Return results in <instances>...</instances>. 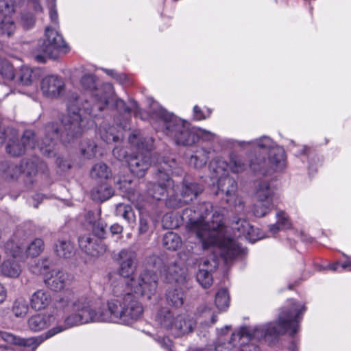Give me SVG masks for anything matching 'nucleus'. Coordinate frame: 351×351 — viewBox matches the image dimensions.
<instances>
[{
  "mask_svg": "<svg viewBox=\"0 0 351 351\" xmlns=\"http://www.w3.org/2000/svg\"><path fill=\"white\" fill-rule=\"evenodd\" d=\"M115 215L123 217L129 224L134 225L136 221V216L131 206L125 204L117 205Z\"/></svg>",
  "mask_w": 351,
  "mask_h": 351,
  "instance_id": "34",
  "label": "nucleus"
},
{
  "mask_svg": "<svg viewBox=\"0 0 351 351\" xmlns=\"http://www.w3.org/2000/svg\"><path fill=\"white\" fill-rule=\"evenodd\" d=\"M165 279L170 283L176 282L182 285L186 281V271L175 261H171L164 268Z\"/></svg>",
  "mask_w": 351,
  "mask_h": 351,
  "instance_id": "21",
  "label": "nucleus"
},
{
  "mask_svg": "<svg viewBox=\"0 0 351 351\" xmlns=\"http://www.w3.org/2000/svg\"><path fill=\"white\" fill-rule=\"evenodd\" d=\"M114 131L115 128L113 126L109 127L108 129L102 126L99 128V134L101 138L108 143L117 142L119 140V136L115 134Z\"/></svg>",
  "mask_w": 351,
  "mask_h": 351,
  "instance_id": "45",
  "label": "nucleus"
},
{
  "mask_svg": "<svg viewBox=\"0 0 351 351\" xmlns=\"http://www.w3.org/2000/svg\"><path fill=\"white\" fill-rule=\"evenodd\" d=\"M22 173V166L3 161L0 164V174L5 179L17 178Z\"/></svg>",
  "mask_w": 351,
  "mask_h": 351,
  "instance_id": "28",
  "label": "nucleus"
},
{
  "mask_svg": "<svg viewBox=\"0 0 351 351\" xmlns=\"http://www.w3.org/2000/svg\"><path fill=\"white\" fill-rule=\"evenodd\" d=\"M110 232L113 234H121L123 232V227L119 224H114L110 227Z\"/></svg>",
  "mask_w": 351,
  "mask_h": 351,
  "instance_id": "64",
  "label": "nucleus"
},
{
  "mask_svg": "<svg viewBox=\"0 0 351 351\" xmlns=\"http://www.w3.org/2000/svg\"><path fill=\"white\" fill-rule=\"evenodd\" d=\"M96 148L95 143L90 140H84L80 145L81 153L87 158H90L95 156Z\"/></svg>",
  "mask_w": 351,
  "mask_h": 351,
  "instance_id": "47",
  "label": "nucleus"
},
{
  "mask_svg": "<svg viewBox=\"0 0 351 351\" xmlns=\"http://www.w3.org/2000/svg\"><path fill=\"white\" fill-rule=\"evenodd\" d=\"M120 259V275L129 278L136 269V254L128 250H122L119 254Z\"/></svg>",
  "mask_w": 351,
  "mask_h": 351,
  "instance_id": "20",
  "label": "nucleus"
},
{
  "mask_svg": "<svg viewBox=\"0 0 351 351\" xmlns=\"http://www.w3.org/2000/svg\"><path fill=\"white\" fill-rule=\"evenodd\" d=\"M157 285L156 274L148 271L143 272L137 278L119 282L112 289L114 298L108 301L107 309L95 308L93 298L86 293L67 291L59 303L62 307H71L73 313L66 317L64 325L53 328L45 336L23 339L0 331V337L5 342L30 347L34 350L45 339L73 326L104 322L128 325L138 320L143 313V306L136 298L151 299L156 291Z\"/></svg>",
  "mask_w": 351,
  "mask_h": 351,
  "instance_id": "1",
  "label": "nucleus"
},
{
  "mask_svg": "<svg viewBox=\"0 0 351 351\" xmlns=\"http://www.w3.org/2000/svg\"><path fill=\"white\" fill-rule=\"evenodd\" d=\"M161 347L169 350L171 346V341L168 337H160L157 339Z\"/></svg>",
  "mask_w": 351,
  "mask_h": 351,
  "instance_id": "58",
  "label": "nucleus"
},
{
  "mask_svg": "<svg viewBox=\"0 0 351 351\" xmlns=\"http://www.w3.org/2000/svg\"><path fill=\"white\" fill-rule=\"evenodd\" d=\"M16 29L14 22L10 18L5 16L0 21V36L10 37Z\"/></svg>",
  "mask_w": 351,
  "mask_h": 351,
  "instance_id": "41",
  "label": "nucleus"
},
{
  "mask_svg": "<svg viewBox=\"0 0 351 351\" xmlns=\"http://www.w3.org/2000/svg\"><path fill=\"white\" fill-rule=\"evenodd\" d=\"M74 280L71 274L57 268L51 269L49 274H47L44 283L53 291H60L70 286Z\"/></svg>",
  "mask_w": 351,
  "mask_h": 351,
  "instance_id": "14",
  "label": "nucleus"
},
{
  "mask_svg": "<svg viewBox=\"0 0 351 351\" xmlns=\"http://www.w3.org/2000/svg\"><path fill=\"white\" fill-rule=\"evenodd\" d=\"M158 173L156 174L157 183H150L148 186V193L153 198L160 200L165 194L169 195L175 192L173 181L169 178V173L176 165L174 159L162 158L157 161Z\"/></svg>",
  "mask_w": 351,
  "mask_h": 351,
  "instance_id": "6",
  "label": "nucleus"
},
{
  "mask_svg": "<svg viewBox=\"0 0 351 351\" xmlns=\"http://www.w3.org/2000/svg\"><path fill=\"white\" fill-rule=\"evenodd\" d=\"M196 134L197 136V141L202 139L204 141H213L217 138V135L208 130L202 128L196 129Z\"/></svg>",
  "mask_w": 351,
  "mask_h": 351,
  "instance_id": "50",
  "label": "nucleus"
},
{
  "mask_svg": "<svg viewBox=\"0 0 351 351\" xmlns=\"http://www.w3.org/2000/svg\"><path fill=\"white\" fill-rule=\"evenodd\" d=\"M64 83L62 79L57 75L46 76L41 82V90L46 97L55 98L63 91Z\"/></svg>",
  "mask_w": 351,
  "mask_h": 351,
  "instance_id": "19",
  "label": "nucleus"
},
{
  "mask_svg": "<svg viewBox=\"0 0 351 351\" xmlns=\"http://www.w3.org/2000/svg\"><path fill=\"white\" fill-rule=\"evenodd\" d=\"M210 153L204 148L197 149L195 154L190 157L189 160V165L196 169L202 168L206 164Z\"/></svg>",
  "mask_w": 351,
  "mask_h": 351,
  "instance_id": "33",
  "label": "nucleus"
},
{
  "mask_svg": "<svg viewBox=\"0 0 351 351\" xmlns=\"http://www.w3.org/2000/svg\"><path fill=\"white\" fill-rule=\"evenodd\" d=\"M35 22V18L32 13L25 12L21 14L20 23L24 29H29L33 27Z\"/></svg>",
  "mask_w": 351,
  "mask_h": 351,
  "instance_id": "49",
  "label": "nucleus"
},
{
  "mask_svg": "<svg viewBox=\"0 0 351 351\" xmlns=\"http://www.w3.org/2000/svg\"><path fill=\"white\" fill-rule=\"evenodd\" d=\"M29 306L25 299L19 298L16 299L12 306V312L16 317H24L28 313Z\"/></svg>",
  "mask_w": 351,
  "mask_h": 351,
  "instance_id": "40",
  "label": "nucleus"
},
{
  "mask_svg": "<svg viewBox=\"0 0 351 351\" xmlns=\"http://www.w3.org/2000/svg\"><path fill=\"white\" fill-rule=\"evenodd\" d=\"M228 167L229 169H230L232 172L239 173L245 170L247 168V164L241 156H232Z\"/></svg>",
  "mask_w": 351,
  "mask_h": 351,
  "instance_id": "46",
  "label": "nucleus"
},
{
  "mask_svg": "<svg viewBox=\"0 0 351 351\" xmlns=\"http://www.w3.org/2000/svg\"><path fill=\"white\" fill-rule=\"evenodd\" d=\"M112 176L109 167L103 162L96 163L90 170V176L93 179L102 182L109 179Z\"/></svg>",
  "mask_w": 351,
  "mask_h": 351,
  "instance_id": "30",
  "label": "nucleus"
},
{
  "mask_svg": "<svg viewBox=\"0 0 351 351\" xmlns=\"http://www.w3.org/2000/svg\"><path fill=\"white\" fill-rule=\"evenodd\" d=\"M20 165L22 166V173H25L27 176H31L32 173H35L36 169V164L35 161L23 159L21 160Z\"/></svg>",
  "mask_w": 351,
  "mask_h": 351,
  "instance_id": "51",
  "label": "nucleus"
},
{
  "mask_svg": "<svg viewBox=\"0 0 351 351\" xmlns=\"http://www.w3.org/2000/svg\"><path fill=\"white\" fill-rule=\"evenodd\" d=\"M21 0H0V12L5 16L11 15Z\"/></svg>",
  "mask_w": 351,
  "mask_h": 351,
  "instance_id": "44",
  "label": "nucleus"
},
{
  "mask_svg": "<svg viewBox=\"0 0 351 351\" xmlns=\"http://www.w3.org/2000/svg\"><path fill=\"white\" fill-rule=\"evenodd\" d=\"M156 322L177 337L192 332L195 326V321L189 315H175L167 308H162L158 311Z\"/></svg>",
  "mask_w": 351,
  "mask_h": 351,
  "instance_id": "7",
  "label": "nucleus"
},
{
  "mask_svg": "<svg viewBox=\"0 0 351 351\" xmlns=\"http://www.w3.org/2000/svg\"><path fill=\"white\" fill-rule=\"evenodd\" d=\"M256 203L252 212L255 217H263L269 213L274 207V191L267 181H261L256 189Z\"/></svg>",
  "mask_w": 351,
  "mask_h": 351,
  "instance_id": "11",
  "label": "nucleus"
},
{
  "mask_svg": "<svg viewBox=\"0 0 351 351\" xmlns=\"http://www.w3.org/2000/svg\"><path fill=\"white\" fill-rule=\"evenodd\" d=\"M55 318L51 315L36 314L30 317L27 320L29 328L34 332H39L49 326Z\"/></svg>",
  "mask_w": 351,
  "mask_h": 351,
  "instance_id": "24",
  "label": "nucleus"
},
{
  "mask_svg": "<svg viewBox=\"0 0 351 351\" xmlns=\"http://www.w3.org/2000/svg\"><path fill=\"white\" fill-rule=\"evenodd\" d=\"M51 301V295L48 291L38 289L31 295L29 304L32 309L41 311L49 306Z\"/></svg>",
  "mask_w": 351,
  "mask_h": 351,
  "instance_id": "22",
  "label": "nucleus"
},
{
  "mask_svg": "<svg viewBox=\"0 0 351 351\" xmlns=\"http://www.w3.org/2000/svg\"><path fill=\"white\" fill-rule=\"evenodd\" d=\"M78 241L81 250L92 256L102 255L107 250L106 245L100 239L90 234L80 237Z\"/></svg>",
  "mask_w": 351,
  "mask_h": 351,
  "instance_id": "16",
  "label": "nucleus"
},
{
  "mask_svg": "<svg viewBox=\"0 0 351 351\" xmlns=\"http://www.w3.org/2000/svg\"><path fill=\"white\" fill-rule=\"evenodd\" d=\"M209 169L212 179L217 180L228 175V164L221 158H214L209 164Z\"/></svg>",
  "mask_w": 351,
  "mask_h": 351,
  "instance_id": "26",
  "label": "nucleus"
},
{
  "mask_svg": "<svg viewBox=\"0 0 351 351\" xmlns=\"http://www.w3.org/2000/svg\"><path fill=\"white\" fill-rule=\"evenodd\" d=\"M247 145L254 148H258L263 152V154H267L271 149H274L275 154L282 158L283 156V148L276 145L273 140L267 136H263L262 137L257 138L252 141H239L238 145L243 146V145Z\"/></svg>",
  "mask_w": 351,
  "mask_h": 351,
  "instance_id": "18",
  "label": "nucleus"
},
{
  "mask_svg": "<svg viewBox=\"0 0 351 351\" xmlns=\"http://www.w3.org/2000/svg\"><path fill=\"white\" fill-rule=\"evenodd\" d=\"M68 46L62 36L51 27H46L43 40L38 44L35 54L38 62H45L47 58H56L60 52L66 53Z\"/></svg>",
  "mask_w": 351,
  "mask_h": 351,
  "instance_id": "8",
  "label": "nucleus"
},
{
  "mask_svg": "<svg viewBox=\"0 0 351 351\" xmlns=\"http://www.w3.org/2000/svg\"><path fill=\"white\" fill-rule=\"evenodd\" d=\"M129 142L137 148L138 152L134 156H130L127 162L131 172L138 177H143L145 171L151 165V154L149 150L152 144L142 141V137L139 134H132L129 136Z\"/></svg>",
  "mask_w": 351,
  "mask_h": 351,
  "instance_id": "9",
  "label": "nucleus"
},
{
  "mask_svg": "<svg viewBox=\"0 0 351 351\" xmlns=\"http://www.w3.org/2000/svg\"><path fill=\"white\" fill-rule=\"evenodd\" d=\"M215 304L220 311L228 306L229 295L226 289H221L216 293Z\"/></svg>",
  "mask_w": 351,
  "mask_h": 351,
  "instance_id": "48",
  "label": "nucleus"
},
{
  "mask_svg": "<svg viewBox=\"0 0 351 351\" xmlns=\"http://www.w3.org/2000/svg\"><path fill=\"white\" fill-rule=\"evenodd\" d=\"M231 343L232 351H258V347L252 341H245L237 339L235 341L232 340V337L230 340L225 343Z\"/></svg>",
  "mask_w": 351,
  "mask_h": 351,
  "instance_id": "36",
  "label": "nucleus"
},
{
  "mask_svg": "<svg viewBox=\"0 0 351 351\" xmlns=\"http://www.w3.org/2000/svg\"><path fill=\"white\" fill-rule=\"evenodd\" d=\"M55 251L60 257L70 258L74 254V245L69 240H60L56 244Z\"/></svg>",
  "mask_w": 351,
  "mask_h": 351,
  "instance_id": "37",
  "label": "nucleus"
},
{
  "mask_svg": "<svg viewBox=\"0 0 351 351\" xmlns=\"http://www.w3.org/2000/svg\"><path fill=\"white\" fill-rule=\"evenodd\" d=\"M36 147L35 135L32 130L24 132L21 138L13 136L10 137L6 144V152L12 156H19L28 149Z\"/></svg>",
  "mask_w": 351,
  "mask_h": 351,
  "instance_id": "13",
  "label": "nucleus"
},
{
  "mask_svg": "<svg viewBox=\"0 0 351 351\" xmlns=\"http://www.w3.org/2000/svg\"><path fill=\"white\" fill-rule=\"evenodd\" d=\"M80 82L85 89L92 92L91 102L94 104L89 108L88 101H86L83 107L80 108L78 100L70 102L66 114L61 119L63 131L60 135L57 124L51 123L45 127L44 138L37 145L43 155L49 157L55 156V146L59 139L63 144H67L81 136L93 125L90 117H97L98 112L103 110L108 104L113 92L110 84H106L98 88L96 77L90 73L84 74Z\"/></svg>",
  "mask_w": 351,
  "mask_h": 351,
  "instance_id": "2",
  "label": "nucleus"
},
{
  "mask_svg": "<svg viewBox=\"0 0 351 351\" xmlns=\"http://www.w3.org/2000/svg\"><path fill=\"white\" fill-rule=\"evenodd\" d=\"M36 78V75L34 71L29 66H23L21 68L19 73L15 76L14 80L16 82L24 85L29 86Z\"/></svg>",
  "mask_w": 351,
  "mask_h": 351,
  "instance_id": "32",
  "label": "nucleus"
},
{
  "mask_svg": "<svg viewBox=\"0 0 351 351\" xmlns=\"http://www.w3.org/2000/svg\"><path fill=\"white\" fill-rule=\"evenodd\" d=\"M199 271L197 274V280L204 287L207 288L213 283V272L216 268V263L213 261V265L210 264L209 261H204L199 264Z\"/></svg>",
  "mask_w": 351,
  "mask_h": 351,
  "instance_id": "23",
  "label": "nucleus"
},
{
  "mask_svg": "<svg viewBox=\"0 0 351 351\" xmlns=\"http://www.w3.org/2000/svg\"><path fill=\"white\" fill-rule=\"evenodd\" d=\"M166 297L169 304L176 308L182 306L184 303V293L180 288L169 290Z\"/></svg>",
  "mask_w": 351,
  "mask_h": 351,
  "instance_id": "38",
  "label": "nucleus"
},
{
  "mask_svg": "<svg viewBox=\"0 0 351 351\" xmlns=\"http://www.w3.org/2000/svg\"><path fill=\"white\" fill-rule=\"evenodd\" d=\"M115 106L119 111L124 113L127 117L129 116L131 112H134V114L137 116L140 112L138 105L135 101L131 102L130 106H127L122 99H117Z\"/></svg>",
  "mask_w": 351,
  "mask_h": 351,
  "instance_id": "42",
  "label": "nucleus"
},
{
  "mask_svg": "<svg viewBox=\"0 0 351 351\" xmlns=\"http://www.w3.org/2000/svg\"><path fill=\"white\" fill-rule=\"evenodd\" d=\"M203 189L202 185L189 178H185L181 186H175V192L168 197L166 205L173 208L182 207L195 199L203 191Z\"/></svg>",
  "mask_w": 351,
  "mask_h": 351,
  "instance_id": "10",
  "label": "nucleus"
},
{
  "mask_svg": "<svg viewBox=\"0 0 351 351\" xmlns=\"http://www.w3.org/2000/svg\"><path fill=\"white\" fill-rule=\"evenodd\" d=\"M232 229L237 232L239 237H243L250 242L254 243L261 237L258 231L245 219L234 217L232 221Z\"/></svg>",
  "mask_w": 351,
  "mask_h": 351,
  "instance_id": "17",
  "label": "nucleus"
},
{
  "mask_svg": "<svg viewBox=\"0 0 351 351\" xmlns=\"http://www.w3.org/2000/svg\"><path fill=\"white\" fill-rule=\"evenodd\" d=\"M0 75L5 81H12L15 79L13 66L6 60H0Z\"/></svg>",
  "mask_w": 351,
  "mask_h": 351,
  "instance_id": "43",
  "label": "nucleus"
},
{
  "mask_svg": "<svg viewBox=\"0 0 351 351\" xmlns=\"http://www.w3.org/2000/svg\"><path fill=\"white\" fill-rule=\"evenodd\" d=\"M119 188L121 190H123L125 192H128V199L132 202V203H134L136 202L135 198V194L134 193H131L130 190V188L126 187L127 185H130V182H127L125 180L124 181H120L118 183Z\"/></svg>",
  "mask_w": 351,
  "mask_h": 351,
  "instance_id": "54",
  "label": "nucleus"
},
{
  "mask_svg": "<svg viewBox=\"0 0 351 351\" xmlns=\"http://www.w3.org/2000/svg\"><path fill=\"white\" fill-rule=\"evenodd\" d=\"M234 207L236 213L244 214V204L241 199H237Z\"/></svg>",
  "mask_w": 351,
  "mask_h": 351,
  "instance_id": "61",
  "label": "nucleus"
},
{
  "mask_svg": "<svg viewBox=\"0 0 351 351\" xmlns=\"http://www.w3.org/2000/svg\"><path fill=\"white\" fill-rule=\"evenodd\" d=\"M149 226L147 219L145 218L144 217H141L138 228L139 233L141 234L147 233L149 230Z\"/></svg>",
  "mask_w": 351,
  "mask_h": 351,
  "instance_id": "57",
  "label": "nucleus"
},
{
  "mask_svg": "<svg viewBox=\"0 0 351 351\" xmlns=\"http://www.w3.org/2000/svg\"><path fill=\"white\" fill-rule=\"evenodd\" d=\"M49 16L51 23L55 26H58V15L56 10L54 8H51L49 11Z\"/></svg>",
  "mask_w": 351,
  "mask_h": 351,
  "instance_id": "59",
  "label": "nucleus"
},
{
  "mask_svg": "<svg viewBox=\"0 0 351 351\" xmlns=\"http://www.w3.org/2000/svg\"><path fill=\"white\" fill-rule=\"evenodd\" d=\"M306 311L304 304L292 301L287 311H282L277 323H269L254 328L244 326L232 334V340L237 339L245 341H261L264 339L276 338L289 332L294 335L299 330V322Z\"/></svg>",
  "mask_w": 351,
  "mask_h": 351,
  "instance_id": "4",
  "label": "nucleus"
},
{
  "mask_svg": "<svg viewBox=\"0 0 351 351\" xmlns=\"http://www.w3.org/2000/svg\"><path fill=\"white\" fill-rule=\"evenodd\" d=\"M44 249V242L41 239H35L26 247L18 245L14 241L8 242L5 245L6 252L14 258H23V251L27 256L32 257L38 256Z\"/></svg>",
  "mask_w": 351,
  "mask_h": 351,
  "instance_id": "15",
  "label": "nucleus"
},
{
  "mask_svg": "<svg viewBox=\"0 0 351 351\" xmlns=\"http://www.w3.org/2000/svg\"><path fill=\"white\" fill-rule=\"evenodd\" d=\"M113 156L119 160L125 159L126 160L130 156L127 155V151L124 147H117L112 151Z\"/></svg>",
  "mask_w": 351,
  "mask_h": 351,
  "instance_id": "56",
  "label": "nucleus"
},
{
  "mask_svg": "<svg viewBox=\"0 0 351 351\" xmlns=\"http://www.w3.org/2000/svg\"><path fill=\"white\" fill-rule=\"evenodd\" d=\"M13 257L8 258L1 265V271L2 274L9 278H17L22 271L21 265L18 261ZM20 259L19 258H18Z\"/></svg>",
  "mask_w": 351,
  "mask_h": 351,
  "instance_id": "27",
  "label": "nucleus"
},
{
  "mask_svg": "<svg viewBox=\"0 0 351 351\" xmlns=\"http://www.w3.org/2000/svg\"><path fill=\"white\" fill-rule=\"evenodd\" d=\"M149 112L152 119H157L162 124V131L165 134L173 138L176 144L190 146L197 141L195 128H191L190 124L169 113L156 101H152Z\"/></svg>",
  "mask_w": 351,
  "mask_h": 351,
  "instance_id": "5",
  "label": "nucleus"
},
{
  "mask_svg": "<svg viewBox=\"0 0 351 351\" xmlns=\"http://www.w3.org/2000/svg\"><path fill=\"white\" fill-rule=\"evenodd\" d=\"M105 71L121 84H125L128 81V77L124 73H118L115 71L110 69H105Z\"/></svg>",
  "mask_w": 351,
  "mask_h": 351,
  "instance_id": "55",
  "label": "nucleus"
},
{
  "mask_svg": "<svg viewBox=\"0 0 351 351\" xmlns=\"http://www.w3.org/2000/svg\"><path fill=\"white\" fill-rule=\"evenodd\" d=\"M212 208L210 203L201 204L198 217L190 218L188 227L189 231L200 240L204 248L217 247L221 258L228 263L243 254L245 249L227 236L226 227L223 223V209Z\"/></svg>",
  "mask_w": 351,
  "mask_h": 351,
  "instance_id": "3",
  "label": "nucleus"
},
{
  "mask_svg": "<svg viewBox=\"0 0 351 351\" xmlns=\"http://www.w3.org/2000/svg\"><path fill=\"white\" fill-rule=\"evenodd\" d=\"M217 187L219 191L229 197L227 199V202H229L230 198L234 197L237 190V183L234 178L227 175L217 179Z\"/></svg>",
  "mask_w": 351,
  "mask_h": 351,
  "instance_id": "25",
  "label": "nucleus"
},
{
  "mask_svg": "<svg viewBox=\"0 0 351 351\" xmlns=\"http://www.w3.org/2000/svg\"><path fill=\"white\" fill-rule=\"evenodd\" d=\"M29 3L32 4V6L36 12H41L43 11V7L39 3V0H29Z\"/></svg>",
  "mask_w": 351,
  "mask_h": 351,
  "instance_id": "63",
  "label": "nucleus"
},
{
  "mask_svg": "<svg viewBox=\"0 0 351 351\" xmlns=\"http://www.w3.org/2000/svg\"><path fill=\"white\" fill-rule=\"evenodd\" d=\"M267 158L265 156H256L250 162V167L254 171H259L263 174L270 173L275 171L283 169L286 166V155L283 149V156L281 157L275 154L274 149L267 154Z\"/></svg>",
  "mask_w": 351,
  "mask_h": 351,
  "instance_id": "12",
  "label": "nucleus"
},
{
  "mask_svg": "<svg viewBox=\"0 0 351 351\" xmlns=\"http://www.w3.org/2000/svg\"><path fill=\"white\" fill-rule=\"evenodd\" d=\"M51 262L48 258H43L36 261L30 265V271L36 275H43V280L47 274H49Z\"/></svg>",
  "mask_w": 351,
  "mask_h": 351,
  "instance_id": "35",
  "label": "nucleus"
},
{
  "mask_svg": "<svg viewBox=\"0 0 351 351\" xmlns=\"http://www.w3.org/2000/svg\"><path fill=\"white\" fill-rule=\"evenodd\" d=\"M277 222L280 225L282 229H287L291 227V222L287 215L283 211H278L276 213Z\"/></svg>",
  "mask_w": 351,
  "mask_h": 351,
  "instance_id": "53",
  "label": "nucleus"
},
{
  "mask_svg": "<svg viewBox=\"0 0 351 351\" xmlns=\"http://www.w3.org/2000/svg\"><path fill=\"white\" fill-rule=\"evenodd\" d=\"M342 255L346 258V260L340 265V267H341L343 269L351 271V256H348L344 253H343Z\"/></svg>",
  "mask_w": 351,
  "mask_h": 351,
  "instance_id": "60",
  "label": "nucleus"
},
{
  "mask_svg": "<svg viewBox=\"0 0 351 351\" xmlns=\"http://www.w3.org/2000/svg\"><path fill=\"white\" fill-rule=\"evenodd\" d=\"M163 245L168 250H176L182 245L180 237L173 232H167L163 237Z\"/></svg>",
  "mask_w": 351,
  "mask_h": 351,
  "instance_id": "39",
  "label": "nucleus"
},
{
  "mask_svg": "<svg viewBox=\"0 0 351 351\" xmlns=\"http://www.w3.org/2000/svg\"><path fill=\"white\" fill-rule=\"evenodd\" d=\"M7 298V289L0 283V304H2Z\"/></svg>",
  "mask_w": 351,
  "mask_h": 351,
  "instance_id": "62",
  "label": "nucleus"
},
{
  "mask_svg": "<svg viewBox=\"0 0 351 351\" xmlns=\"http://www.w3.org/2000/svg\"><path fill=\"white\" fill-rule=\"evenodd\" d=\"M114 193L113 189L106 184L94 187L90 192V195L94 201L104 202L110 198Z\"/></svg>",
  "mask_w": 351,
  "mask_h": 351,
  "instance_id": "29",
  "label": "nucleus"
},
{
  "mask_svg": "<svg viewBox=\"0 0 351 351\" xmlns=\"http://www.w3.org/2000/svg\"><path fill=\"white\" fill-rule=\"evenodd\" d=\"M193 117L196 121H202L210 117L211 111L207 109L206 112L203 111L198 106H195L193 110Z\"/></svg>",
  "mask_w": 351,
  "mask_h": 351,
  "instance_id": "52",
  "label": "nucleus"
},
{
  "mask_svg": "<svg viewBox=\"0 0 351 351\" xmlns=\"http://www.w3.org/2000/svg\"><path fill=\"white\" fill-rule=\"evenodd\" d=\"M87 222L93 225V232L94 237L101 239L104 237L106 225L92 211L87 213L86 215Z\"/></svg>",
  "mask_w": 351,
  "mask_h": 351,
  "instance_id": "31",
  "label": "nucleus"
}]
</instances>
